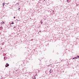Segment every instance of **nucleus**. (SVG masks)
Masks as SVG:
<instances>
[{
	"instance_id": "2eb2a0df",
	"label": "nucleus",
	"mask_w": 79,
	"mask_h": 79,
	"mask_svg": "<svg viewBox=\"0 0 79 79\" xmlns=\"http://www.w3.org/2000/svg\"><path fill=\"white\" fill-rule=\"evenodd\" d=\"M40 32H41V31H40Z\"/></svg>"
},
{
	"instance_id": "20e7f679",
	"label": "nucleus",
	"mask_w": 79,
	"mask_h": 79,
	"mask_svg": "<svg viewBox=\"0 0 79 79\" xmlns=\"http://www.w3.org/2000/svg\"><path fill=\"white\" fill-rule=\"evenodd\" d=\"M1 24H3V22H1Z\"/></svg>"
},
{
	"instance_id": "6e6552de",
	"label": "nucleus",
	"mask_w": 79,
	"mask_h": 79,
	"mask_svg": "<svg viewBox=\"0 0 79 79\" xmlns=\"http://www.w3.org/2000/svg\"><path fill=\"white\" fill-rule=\"evenodd\" d=\"M15 18L16 17H14V18L15 19Z\"/></svg>"
},
{
	"instance_id": "f8f14e48",
	"label": "nucleus",
	"mask_w": 79,
	"mask_h": 79,
	"mask_svg": "<svg viewBox=\"0 0 79 79\" xmlns=\"http://www.w3.org/2000/svg\"><path fill=\"white\" fill-rule=\"evenodd\" d=\"M6 4L7 5H8V3H6Z\"/></svg>"
},
{
	"instance_id": "1a4fd4ad",
	"label": "nucleus",
	"mask_w": 79,
	"mask_h": 79,
	"mask_svg": "<svg viewBox=\"0 0 79 79\" xmlns=\"http://www.w3.org/2000/svg\"><path fill=\"white\" fill-rule=\"evenodd\" d=\"M2 23L3 24H5V22H3Z\"/></svg>"
},
{
	"instance_id": "dca6fc26",
	"label": "nucleus",
	"mask_w": 79,
	"mask_h": 79,
	"mask_svg": "<svg viewBox=\"0 0 79 79\" xmlns=\"http://www.w3.org/2000/svg\"><path fill=\"white\" fill-rule=\"evenodd\" d=\"M48 66H50V65H48Z\"/></svg>"
},
{
	"instance_id": "4468645a",
	"label": "nucleus",
	"mask_w": 79,
	"mask_h": 79,
	"mask_svg": "<svg viewBox=\"0 0 79 79\" xmlns=\"http://www.w3.org/2000/svg\"><path fill=\"white\" fill-rule=\"evenodd\" d=\"M53 11V12H54V11H55L54 10V11Z\"/></svg>"
},
{
	"instance_id": "ddd939ff",
	"label": "nucleus",
	"mask_w": 79,
	"mask_h": 79,
	"mask_svg": "<svg viewBox=\"0 0 79 79\" xmlns=\"http://www.w3.org/2000/svg\"><path fill=\"white\" fill-rule=\"evenodd\" d=\"M67 2H68V0H67Z\"/></svg>"
},
{
	"instance_id": "9d476101",
	"label": "nucleus",
	"mask_w": 79,
	"mask_h": 79,
	"mask_svg": "<svg viewBox=\"0 0 79 79\" xmlns=\"http://www.w3.org/2000/svg\"><path fill=\"white\" fill-rule=\"evenodd\" d=\"M78 58H79V56H77Z\"/></svg>"
},
{
	"instance_id": "f257e3e1",
	"label": "nucleus",
	"mask_w": 79,
	"mask_h": 79,
	"mask_svg": "<svg viewBox=\"0 0 79 79\" xmlns=\"http://www.w3.org/2000/svg\"><path fill=\"white\" fill-rule=\"evenodd\" d=\"M9 66V64L6 63V65L5 67H8Z\"/></svg>"
},
{
	"instance_id": "7ed1b4c3",
	"label": "nucleus",
	"mask_w": 79,
	"mask_h": 79,
	"mask_svg": "<svg viewBox=\"0 0 79 79\" xmlns=\"http://www.w3.org/2000/svg\"><path fill=\"white\" fill-rule=\"evenodd\" d=\"M4 3H5V2H4L2 4V5H3V6H4Z\"/></svg>"
},
{
	"instance_id": "f03ea898",
	"label": "nucleus",
	"mask_w": 79,
	"mask_h": 79,
	"mask_svg": "<svg viewBox=\"0 0 79 79\" xmlns=\"http://www.w3.org/2000/svg\"><path fill=\"white\" fill-rule=\"evenodd\" d=\"M52 70H50V73H52Z\"/></svg>"
},
{
	"instance_id": "9b49d317",
	"label": "nucleus",
	"mask_w": 79,
	"mask_h": 79,
	"mask_svg": "<svg viewBox=\"0 0 79 79\" xmlns=\"http://www.w3.org/2000/svg\"><path fill=\"white\" fill-rule=\"evenodd\" d=\"M19 9H20V8H19Z\"/></svg>"
},
{
	"instance_id": "423d86ee",
	"label": "nucleus",
	"mask_w": 79,
	"mask_h": 79,
	"mask_svg": "<svg viewBox=\"0 0 79 79\" xmlns=\"http://www.w3.org/2000/svg\"><path fill=\"white\" fill-rule=\"evenodd\" d=\"M74 58H76V59H77V57H75V58H73V59H74Z\"/></svg>"
},
{
	"instance_id": "39448f33",
	"label": "nucleus",
	"mask_w": 79,
	"mask_h": 79,
	"mask_svg": "<svg viewBox=\"0 0 79 79\" xmlns=\"http://www.w3.org/2000/svg\"><path fill=\"white\" fill-rule=\"evenodd\" d=\"M33 79H35V77H34L33 78Z\"/></svg>"
},
{
	"instance_id": "0eeeda50",
	"label": "nucleus",
	"mask_w": 79,
	"mask_h": 79,
	"mask_svg": "<svg viewBox=\"0 0 79 79\" xmlns=\"http://www.w3.org/2000/svg\"><path fill=\"white\" fill-rule=\"evenodd\" d=\"M12 24H14V23L13 22H12V23H11Z\"/></svg>"
}]
</instances>
